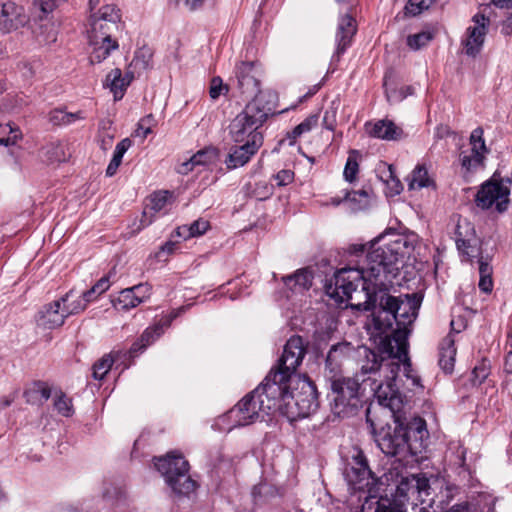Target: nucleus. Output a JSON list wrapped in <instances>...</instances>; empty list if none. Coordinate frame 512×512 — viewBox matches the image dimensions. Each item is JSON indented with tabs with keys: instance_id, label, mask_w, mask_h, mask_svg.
I'll list each match as a JSON object with an SVG mask.
<instances>
[{
	"instance_id": "nucleus-1",
	"label": "nucleus",
	"mask_w": 512,
	"mask_h": 512,
	"mask_svg": "<svg viewBox=\"0 0 512 512\" xmlns=\"http://www.w3.org/2000/svg\"><path fill=\"white\" fill-rule=\"evenodd\" d=\"M383 240L384 237H379L371 243L365 266L338 270L324 288L330 298L343 303L353 299L352 293L357 292L362 282V290L358 294H363L365 300L350 302V307L373 312L378 329L392 330L391 335L384 338L385 349L398 354V357H406L408 326L417 317L422 296L406 294L402 299L388 292L399 274V264L413 250V244L403 235H394L393 239L380 244Z\"/></svg>"
},
{
	"instance_id": "nucleus-2",
	"label": "nucleus",
	"mask_w": 512,
	"mask_h": 512,
	"mask_svg": "<svg viewBox=\"0 0 512 512\" xmlns=\"http://www.w3.org/2000/svg\"><path fill=\"white\" fill-rule=\"evenodd\" d=\"M393 417V424H387L375 433V441L386 456L408 463L410 458L418 457L428 446L426 422L420 417L409 420L396 415Z\"/></svg>"
},
{
	"instance_id": "nucleus-3",
	"label": "nucleus",
	"mask_w": 512,
	"mask_h": 512,
	"mask_svg": "<svg viewBox=\"0 0 512 512\" xmlns=\"http://www.w3.org/2000/svg\"><path fill=\"white\" fill-rule=\"evenodd\" d=\"M289 397L271 376H266L261 384L240 400L227 416L234 421L233 427L249 425L281 408V399Z\"/></svg>"
},
{
	"instance_id": "nucleus-4",
	"label": "nucleus",
	"mask_w": 512,
	"mask_h": 512,
	"mask_svg": "<svg viewBox=\"0 0 512 512\" xmlns=\"http://www.w3.org/2000/svg\"><path fill=\"white\" fill-rule=\"evenodd\" d=\"M380 350L382 354L386 355L383 359V367L381 368V372L384 373L385 381L378 383V381L373 378L371 389L374 391V395L380 405L389 408L392 412H398L403 405L402 394L396 384L401 366H403L404 375L407 378H411L414 385H418L420 379L410 375L412 368L408 356V345L406 346V357H398L396 353H389L384 347V339L380 343Z\"/></svg>"
},
{
	"instance_id": "nucleus-5",
	"label": "nucleus",
	"mask_w": 512,
	"mask_h": 512,
	"mask_svg": "<svg viewBox=\"0 0 512 512\" xmlns=\"http://www.w3.org/2000/svg\"><path fill=\"white\" fill-rule=\"evenodd\" d=\"M427 477L412 474L403 477L391 498L380 496L374 512H406V505L415 509L418 505L434 501Z\"/></svg>"
},
{
	"instance_id": "nucleus-6",
	"label": "nucleus",
	"mask_w": 512,
	"mask_h": 512,
	"mask_svg": "<svg viewBox=\"0 0 512 512\" xmlns=\"http://www.w3.org/2000/svg\"><path fill=\"white\" fill-rule=\"evenodd\" d=\"M274 113L272 103L263 104L260 96L248 102L243 109L230 123L229 134L234 143L251 142L259 139L263 145V135L260 131L269 115Z\"/></svg>"
},
{
	"instance_id": "nucleus-7",
	"label": "nucleus",
	"mask_w": 512,
	"mask_h": 512,
	"mask_svg": "<svg viewBox=\"0 0 512 512\" xmlns=\"http://www.w3.org/2000/svg\"><path fill=\"white\" fill-rule=\"evenodd\" d=\"M327 382L333 395V413L338 417L355 415L363 402L359 375L340 376Z\"/></svg>"
},
{
	"instance_id": "nucleus-8",
	"label": "nucleus",
	"mask_w": 512,
	"mask_h": 512,
	"mask_svg": "<svg viewBox=\"0 0 512 512\" xmlns=\"http://www.w3.org/2000/svg\"><path fill=\"white\" fill-rule=\"evenodd\" d=\"M155 467L175 494L187 496L196 489V482L188 474L189 463L182 455L169 453L156 459Z\"/></svg>"
},
{
	"instance_id": "nucleus-9",
	"label": "nucleus",
	"mask_w": 512,
	"mask_h": 512,
	"mask_svg": "<svg viewBox=\"0 0 512 512\" xmlns=\"http://www.w3.org/2000/svg\"><path fill=\"white\" fill-rule=\"evenodd\" d=\"M343 476L350 489L367 494L366 500L378 498L382 484L369 468L367 458L361 450L346 465Z\"/></svg>"
},
{
	"instance_id": "nucleus-10",
	"label": "nucleus",
	"mask_w": 512,
	"mask_h": 512,
	"mask_svg": "<svg viewBox=\"0 0 512 512\" xmlns=\"http://www.w3.org/2000/svg\"><path fill=\"white\" fill-rule=\"evenodd\" d=\"M306 355V347L301 336L294 335L286 342L283 353L275 368H272L267 376L285 390V382H290L292 375L302 363Z\"/></svg>"
},
{
	"instance_id": "nucleus-11",
	"label": "nucleus",
	"mask_w": 512,
	"mask_h": 512,
	"mask_svg": "<svg viewBox=\"0 0 512 512\" xmlns=\"http://www.w3.org/2000/svg\"><path fill=\"white\" fill-rule=\"evenodd\" d=\"M285 390L289 397L281 399L279 411L290 414L293 418H305L318 409V393L312 381L303 382L296 394L290 391L289 382H285Z\"/></svg>"
},
{
	"instance_id": "nucleus-12",
	"label": "nucleus",
	"mask_w": 512,
	"mask_h": 512,
	"mask_svg": "<svg viewBox=\"0 0 512 512\" xmlns=\"http://www.w3.org/2000/svg\"><path fill=\"white\" fill-rule=\"evenodd\" d=\"M510 189L503 183L501 178L494 174L485 181L475 196L477 207L487 210L495 204L496 210L500 213L507 210L509 203Z\"/></svg>"
},
{
	"instance_id": "nucleus-13",
	"label": "nucleus",
	"mask_w": 512,
	"mask_h": 512,
	"mask_svg": "<svg viewBox=\"0 0 512 512\" xmlns=\"http://www.w3.org/2000/svg\"><path fill=\"white\" fill-rule=\"evenodd\" d=\"M235 75L238 82V88L242 94L247 96H253V99L257 96L262 97L263 104L271 102V98L275 95L267 92L264 93L260 90V76L261 71L255 62H241L235 71Z\"/></svg>"
},
{
	"instance_id": "nucleus-14",
	"label": "nucleus",
	"mask_w": 512,
	"mask_h": 512,
	"mask_svg": "<svg viewBox=\"0 0 512 512\" xmlns=\"http://www.w3.org/2000/svg\"><path fill=\"white\" fill-rule=\"evenodd\" d=\"M74 296V290L68 291L57 300L45 304L36 315V323L44 329L60 327L65 322V314L62 310V303L68 302Z\"/></svg>"
},
{
	"instance_id": "nucleus-15",
	"label": "nucleus",
	"mask_w": 512,
	"mask_h": 512,
	"mask_svg": "<svg viewBox=\"0 0 512 512\" xmlns=\"http://www.w3.org/2000/svg\"><path fill=\"white\" fill-rule=\"evenodd\" d=\"M472 21L475 25L467 28V38L463 41V44L465 54L474 58L482 50L488 30L489 19L486 18L484 14L477 13L473 16Z\"/></svg>"
},
{
	"instance_id": "nucleus-16",
	"label": "nucleus",
	"mask_w": 512,
	"mask_h": 512,
	"mask_svg": "<svg viewBox=\"0 0 512 512\" xmlns=\"http://www.w3.org/2000/svg\"><path fill=\"white\" fill-rule=\"evenodd\" d=\"M28 21L24 8L11 0L0 1V30L4 33L23 27Z\"/></svg>"
},
{
	"instance_id": "nucleus-17",
	"label": "nucleus",
	"mask_w": 512,
	"mask_h": 512,
	"mask_svg": "<svg viewBox=\"0 0 512 512\" xmlns=\"http://www.w3.org/2000/svg\"><path fill=\"white\" fill-rule=\"evenodd\" d=\"M352 346L347 342H340L331 346L325 359L323 376L326 381L342 376V362L347 358Z\"/></svg>"
},
{
	"instance_id": "nucleus-18",
	"label": "nucleus",
	"mask_w": 512,
	"mask_h": 512,
	"mask_svg": "<svg viewBox=\"0 0 512 512\" xmlns=\"http://www.w3.org/2000/svg\"><path fill=\"white\" fill-rule=\"evenodd\" d=\"M357 32V24L356 20L350 14H344L339 18L336 34H335V42H336V51L332 56L333 61H339L341 55L346 51V49L351 45L352 39Z\"/></svg>"
},
{
	"instance_id": "nucleus-19",
	"label": "nucleus",
	"mask_w": 512,
	"mask_h": 512,
	"mask_svg": "<svg viewBox=\"0 0 512 512\" xmlns=\"http://www.w3.org/2000/svg\"><path fill=\"white\" fill-rule=\"evenodd\" d=\"M259 139H253L249 142L236 143L231 147L230 152L225 159V164L229 170L236 169L247 164L261 147Z\"/></svg>"
},
{
	"instance_id": "nucleus-20",
	"label": "nucleus",
	"mask_w": 512,
	"mask_h": 512,
	"mask_svg": "<svg viewBox=\"0 0 512 512\" xmlns=\"http://www.w3.org/2000/svg\"><path fill=\"white\" fill-rule=\"evenodd\" d=\"M368 134L371 137L385 141H399L406 137L402 127L395 124L392 120L381 119L375 123L365 124Z\"/></svg>"
},
{
	"instance_id": "nucleus-21",
	"label": "nucleus",
	"mask_w": 512,
	"mask_h": 512,
	"mask_svg": "<svg viewBox=\"0 0 512 512\" xmlns=\"http://www.w3.org/2000/svg\"><path fill=\"white\" fill-rule=\"evenodd\" d=\"M90 26L91 29L88 31L90 45H98L100 44V41H113L111 33L117 28V26L102 21L101 19H96V14H91Z\"/></svg>"
},
{
	"instance_id": "nucleus-22",
	"label": "nucleus",
	"mask_w": 512,
	"mask_h": 512,
	"mask_svg": "<svg viewBox=\"0 0 512 512\" xmlns=\"http://www.w3.org/2000/svg\"><path fill=\"white\" fill-rule=\"evenodd\" d=\"M363 357L364 359L362 360L359 376L375 375L381 372L385 356L378 355L375 351L365 347L363 349ZM367 380L373 381L370 376L361 379L362 383H365Z\"/></svg>"
},
{
	"instance_id": "nucleus-23",
	"label": "nucleus",
	"mask_w": 512,
	"mask_h": 512,
	"mask_svg": "<svg viewBox=\"0 0 512 512\" xmlns=\"http://www.w3.org/2000/svg\"><path fill=\"white\" fill-rule=\"evenodd\" d=\"M455 341L451 334L447 335L439 346V366L447 374L453 372L456 356Z\"/></svg>"
},
{
	"instance_id": "nucleus-24",
	"label": "nucleus",
	"mask_w": 512,
	"mask_h": 512,
	"mask_svg": "<svg viewBox=\"0 0 512 512\" xmlns=\"http://www.w3.org/2000/svg\"><path fill=\"white\" fill-rule=\"evenodd\" d=\"M455 234L457 249L467 256H471L468 249L471 248V243L475 240V231L471 223L466 219L459 220Z\"/></svg>"
},
{
	"instance_id": "nucleus-25",
	"label": "nucleus",
	"mask_w": 512,
	"mask_h": 512,
	"mask_svg": "<svg viewBox=\"0 0 512 512\" xmlns=\"http://www.w3.org/2000/svg\"><path fill=\"white\" fill-rule=\"evenodd\" d=\"M313 274L308 269H299L292 275L282 277V281L292 291H306L312 286Z\"/></svg>"
},
{
	"instance_id": "nucleus-26",
	"label": "nucleus",
	"mask_w": 512,
	"mask_h": 512,
	"mask_svg": "<svg viewBox=\"0 0 512 512\" xmlns=\"http://www.w3.org/2000/svg\"><path fill=\"white\" fill-rule=\"evenodd\" d=\"M28 404L41 405L51 396L50 387L42 381H35L23 393Z\"/></svg>"
},
{
	"instance_id": "nucleus-27",
	"label": "nucleus",
	"mask_w": 512,
	"mask_h": 512,
	"mask_svg": "<svg viewBox=\"0 0 512 512\" xmlns=\"http://www.w3.org/2000/svg\"><path fill=\"white\" fill-rule=\"evenodd\" d=\"M130 84V79L126 80L123 77L122 71L119 68L111 70L105 79L104 86L108 87L114 94V99L119 100L123 97L124 91Z\"/></svg>"
},
{
	"instance_id": "nucleus-28",
	"label": "nucleus",
	"mask_w": 512,
	"mask_h": 512,
	"mask_svg": "<svg viewBox=\"0 0 512 512\" xmlns=\"http://www.w3.org/2000/svg\"><path fill=\"white\" fill-rule=\"evenodd\" d=\"M344 202L348 205L351 212L365 210L370 205V193L366 189L358 191H346L344 194Z\"/></svg>"
},
{
	"instance_id": "nucleus-29",
	"label": "nucleus",
	"mask_w": 512,
	"mask_h": 512,
	"mask_svg": "<svg viewBox=\"0 0 512 512\" xmlns=\"http://www.w3.org/2000/svg\"><path fill=\"white\" fill-rule=\"evenodd\" d=\"M168 197H169L168 191L155 192L150 196L149 204L147 205L146 209L143 212V217L141 219V224H140L139 229H142L152 223V219L146 218L147 213H148L147 209H149L153 213H157V212L161 211L164 208V206L166 205Z\"/></svg>"
},
{
	"instance_id": "nucleus-30",
	"label": "nucleus",
	"mask_w": 512,
	"mask_h": 512,
	"mask_svg": "<svg viewBox=\"0 0 512 512\" xmlns=\"http://www.w3.org/2000/svg\"><path fill=\"white\" fill-rule=\"evenodd\" d=\"M121 357V352H111L104 355L97 362L94 363L92 376L96 380H102L111 369L114 362L118 361Z\"/></svg>"
},
{
	"instance_id": "nucleus-31",
	"label": "nucleus",
	"mask_w": 512,
	"mask_h": 512,
	"mask_svg": "<svg viewBox=\"0 0 512 512\" xmlns=\"http://www.w3.org/2000/svg\"><path fill=\"white\" fill-rule=\"evenodd\" d=\"M84 118L85 116L81 111L71 113L61 108H56L49 113V122L56 126L69 125Z\"/></svg>"
},
{
	"instance_id": "nucleus-32",
	"label": "nucleus",
	"mask_w": 512,
	"mask_h": 512,
	"mask_svg": "<svg viewBox=\"0 0 512 512\" xmlns=\"http://www.w3.org/2000/svg\"><path fill=\"white\" fill-rule=\"evenodd\" d=\"M479 263V289L484 293H490L493 289L492 266L487 259L481 257Z\"/></svg>"
},
{
	"instance_id": "nucleus-33",
	"label": "nucleus",
	"mask_w": 512,
	"mask_h": 512,
	"mask_svg": "<svg viewBox=\"0 0 512 512\" xmlns=\"http://www.w3.org/2000/svg\"><path fill=\"white\" fill-rule=\"evenodd\" d=\"M92 46L94 48L90 55V62L94 64L104 61L110 55L111 51L118 48V43L115 40L109 42L100 41V44Z\"/></svg>"
},
{
	"instance_id": "nucleus-34",
	"label": "nucleus",
	"mask_w": 512,
	"mask_h": 512,
	"mask_svg": "<svg viewBox=\"0 0 512 512\" xmlns=\"http://www.w3.org/2000/svg\"><path fill=\"white\" fill-rule=\"evenodd\" d=\"M112 303L115 308L129 310L138 306L139 300L137 296H135L133 289L129 287L120 291L119 296L112 300Z\"/></svg>"
},
{
	"instance_id": "nucleus-35",
	"label": "nucleus",
	"mask_w": 512,
	"mask_h": 512,
	"mask_svg": "<svg viewBox=\"0 0 512 512\" xmlns=\"http://www.w3.org/2000/svg\"><path fill=\"white\" fill-rule=\"evenodd\" d=\"M43 153L50 163L64 162L67 160L65 145L61 142H52L43 147Z\"/></svg>"
},
{
	"instance_id": "nucleus-36",
	"label": "nucleus",
	"mask_w": 512,
	"mask_h": 512,
	"mask_svg": "<svg viewBox=\"0 0 512 512\" xmlns=\"http://www.w3.org/2000/svg\"><path fill=\"white\" fill-rule=\"evenodd\" d=\"M89 302H86L83 299L82 294L76 295L74 292V296L66 303H62L61 307L65 314V317L68 318L71 315H76L83 312Z\"/></svg>"
},
{
	"instance_id": "nucleus-37",
	"label": "nucleus",
	"mask_w": 512,
	"mask_h": 512,
	"mask_svg": "<svg viewBox=\"0 0 512 512\" xmlns=\"http://www.w3.org/2000/svg\"><path fill=\"white\" fill-rule=\"evenodd\" d=\"M434 38V34L430 31H422L407 37V46L414 50H420L427 46Z\"/></svg>"
},
{
	"instance_id": "nucleus-38",
	"label": "nucleus",
	"mask_w": 512,
	"mask_h": 512,
	"mask_svg": "<svg viewBox=\"0 0 512 512\" xmlns=\"http://www.w3.org/2000/svg\"><path fill=\"white\" fill-rule=\"evenodd\" d=\"M171 319H167L164 323H157L152 327H148L140 336L139 340L145 346L152 344L164 331V326H169Z\"/></svg>"
},
{
	"instance_id": "nucleus-39",
	"label": "nucleus",
	"mask_w": 512,
	"mask_h": 512,
	"mask_svg": "<svg viewBox=\"0 0 512 512\" xmlns=\"http://www.w3.org/2000/svg\"><path fill=\"white\" fill-rule=\"evenodd\" d=\"M96 14V19H101L102 21L111 23L112 25L117 26V23L121 19L120 10L116 8L115 5L107 4L102 6L98 13Z\"/></svg>"
},
{
	"instance_id": "nucleus-40",
	"label": "nucleus",
	"mask_w": 512,
	"mask_h": 512,
	"mask_svg": "<svg viewBox=\"0 0 512 512\" xmlns=\"http://www.w3.org/2000/svg\"><path fill=\"white\" fill-rule=\"evenodd\" d=\"M430 185V179L428 177V172L425 167L417 166L411 175L409 188L410 189H421L424 187H428Z\"/></svg>"
},
{
	"instance_id": "nucleus-41",
	"label": "nucleus",
	"mask_w": 512,
	"mask_h": 512,
	"mask_svg": "<svg viewBox=\"0 0 512 512\" xmlns=\"http://www.w3.org/2000/svg\"><path fill=\"white\" fill-rule=\"evenodd\" d=\"M110 286L109 283V277L104 276L101 279H99L89 290L84 291L82 293L83 299H85L86 302H91L95 300L99 295L104 293Z\"/></svg>"
},
{
	"instance_id": "nucleus-42",
	"label": "nucleus",
	"mask_w": 512,
	"mask_h": 512,
	"mask_svg": "<svg viewBox=\"0 0 512 512\" xmlns=\"http://www.w3.org/2000/svg\"><path fill=\"white\" fill-rule=\"evenodd\" d=\"M218 157V150L214 147H207L195 153L191 159L196 166L213 163Z\"/></svg>"
},
{
	"instance_id": "nucleus-43",
	"label": "nucleus",
	"mask_w": 512,
	"mask_h": 512,
	"mask_svg": "<svg viewBox=\"0 0 512 512\" xmlns=\"http://www.w3.org/2000/svg\"><path fill=\"white\" fill-rule=\"evenodd\" d=\"M472 145V152L476 154V161L481 162L483 158V152L486 151L485 141L483 139V130L476 128L470 136Z\"/></svg>"
},
{
	"instance_id": "nucleus-44",
	"label": "nucleus",
	"mask_w": 512,
	"mask_h": 512,
	"mask_svg": "<svg viewBox=\"0 0 512 512\" xmlns=\"http://www.w3.org/2000/svg\"><path fill=\"white\" fill-rule=\"evenodd\" d=\"M36 38L40 44H51L57 40V30L52 24L41 25L36 31Z\"/></svg>"
},
{
	"instance_id": "nucleus-45",
	"label": "nucleus",
	"mask_w": 512,
	"mask_h": 512,
	"mask_svg": "<svg viewBox=\"0 0 512 512\" xmlns=\"http://www.w3.org/2000/svg\"><path fill=\"white\" fill-rule=\"evenodd\" d=\"M54 407L64 417H70L74 412L71 399L62 392L56 397Z\"/></svg>"
},
{
	"instance_id": "nucleus-46",
	"label": "nucleus",
	"mask_w": 512,
	"mask_h": 512,
	"mask_svg": "<svg viewBox=\"0 0 512 512\" xmlns=\"http://www.w3.org/2000/svg\"><path fill=\"white\" fill-rule=\"evenodd\" d=\"M151 58L152 53L150 49L143 47L135 52L131 65H134L135 68L145 70L149 67Z\"/></svg>"
},
{
	"instance_id": "nucleus-47",
	"label": "nucleus",
	"mask_w": 512,
	"mask_h": 512,
	"mask_svg": "<svg viewBox=\"0 0 512 512\" xmlns=\"http://www.w3.org/2000/svg\"><path fill=\"white\" fill-rule=\"evenodd\" d=\"M356 151H352L346 161L343 176L346 181L353 182L356 179V175L359 171V165L358 162L354 156Z\"/></svg>"
},
{
	"instance_id": "nucleus-48",
	"label": "nucleus",
	"mask_w": 512,
	"mask_h": 512,
	"mask_svg": "<svg viewBox=\"0 0 512 512\" xmlns=\"http://www.w3.org/2000/svg\"><path fill=\"white\" fill-rule=\"evenodd\" d=\"M430 6H431V1L409 0L404 7V14L406 16H417L423 10L428 9Z\"/></svg>"
},
{
	"instance_id": "nucleus-49",
	"label": "nucleus",
	"mask_w": 512,
	"mask_h": 512,
	"mask_svg": "<svg viewBox=\"0 0 512 512\" xmlns=\"http://www.w3.org/2000/svg\"><path fill=\"white\" fill-rule=\"evenodd\" d=\"M489 375V366L483 362L482 364L475 366L472 371L471 382L474 386L481 385Z\"/></svg>"
},
{
	"instance_id": "nucleus-50",
	"label": "nucleus",
	"mask_w": 512,
	"mask_h": 512,
	"mask_svg": "<svg viewBox=\"0 0 512 512\" xmlns=\"http://www.w3.org/2000/svg\"><path fill=\"white\" fill-rule=\"evenodd\" d=\"M223 91L225 92H228V87L227 85H224L223 84V81L220 77H213L211 79V82H210V87H209V95L210 97L215 100L217 99L222 93Z\"/></svg>"
},
{
	"instance_id": "nucleus-51",
	"label": "nucleus",
	"mask_w": 512,
	"mask_h": 512,
	"mask_svg": "<svg viewBox=\"0 0 512 512\" xmlns=\"http://www.w3.org/2000/svg\"><path fill=\"white\" fill-rule=\"evenodd\" d=\"M131 145H132V141L129 138H124L123 140H121L116 145V148H115V151H114L111 161L118 163L120 165L124 154L131 147Z\"/></svg>"
},
{
	"instance_id": "nucleus-52",
	"label": "nucleus",
	"mask_w": 512,
	"mask_h": 512,
	"mask_svg": "<svg viewBox=\"0 0 512 512\" xmlns=\"http://www.w3.org/2000/svg\"><path fill=\"white\" fill-rule=\"evenodd\" d=\"M63 0H34V4L39 7L40 11L48 14L54 11Z\"/></svg>"
},
{
	"instance_id": "nucleus-53",
	"label": "nucleus",
	"mask_w": 512,
	"mask_h": 512,
	"mask_svg": "<svg viewBox=\"0 0 512 512\" xmlns=\"http://www.w3.org/2000/svg\"><path fill=\"white\" fill-rule=\"evenodd\" d=\"M131 288L133 289L135 296H137L139 304L150 296L151 286L148 283H140Z\"/></svg>"
},
{
	"instance_id": "nucleus-54",
	"label": "nucleus",
	"mask_w": 512,
	"mask_h": 512,
	"mask_svg": "<svg viewBox=\"0 0 512 512\" xmlns=\"http://www.w3.org/2000/svg\"><path fill=\"white\" fill-rule=\"evenodd\" d=\"M209 227H210L209 222L202 218H200L190 224V229H191V232H193V237L203 235L209 229Z\"/></svg>"
},
{
	"instance_id": "nucleus-55",
	"label": "nucleus",
	"mask_w": 512,
	"mask_h": 512,
	"mask_svg": "<svg viewBox=\"0 0 512 512\" xmlns=\"http://www.w3.org/2000/svg\"><path fill=\"white\" fill-rule=\"evenodd\" d=\"M22 138V133L17 126H13L11 133L8 134L7 138H1L0 145L10 146L17 143Z\"/></svg>"
},
{
	"instance_id": "nucleus-56",
	"label": "nucleus",
	"mask_w": 512,
	"mask_h": 512,
	"mask_svg": "<svg viewBox=\"0 0 512 512\" xmlns=\"http://www.w3.org/2000/svg\"><path fill=\"white\" fill-rule=\"evenodd\" d=\"M293 176H294V173L292 171L281 170L276 174L275 180L277 182V185L285 186L292 182Z\"/></svg>"
},
{
	"instance_id": "nucleus-57",
	"label": "nucleus",
	"mask_w": 512,
	"mask_h": 512,
	"mask_svg": "<svg viewBox=\"0 0 512 512\" xmlns=\"http://www.w3.org/2000/svg\"><path fill=\"white\" fill-rule=\"evenodd\" d=\"M318 123V115L313 114L308 116L304 121H302L298 126L304 133H307L312 130Z\"/></svg>"
},
{
	"instance_id": "nucleus-58",
	"label": "nucleus",
	"mask_w": 512,
	"mask_h": 512,
	"mask_svg": "<svg viewBox=\"0 0 512 512\" xmlns=\"http://www.w3.org/2000/svg\"><path fill=\"white\" fill-rule=\"evenodd\" d=\"M336 119L334 111H326L323 117V126L330 131H333L335 128Z\"/></svg>"
},
{
	"instance_id": "nucleus-59",
	"label": "nucleus",
	"mask_w": 512,
	"mask_h": 512,
	"mask_svg": "<svg viewBox=\"0 0 512 512\" xmlns=\"http://www.w3.org/2000/svg\"><path fill=\"white\" fill-rule=\"evenodd\" d=\"M503 15L506 16V19L502 25V32L505 35H512V9L509 10V12L508 10H504Z\"/></svg>"
},
{
	"instance_id": "nucleus-60",
	"label": "nucleus",
	"mask_w": 512,
	"mask_h": 512,
	"mask_svg": "<svg viewBox=\"0 0 512 512\" xmlns=\"http://www.w3.org/2000/svg\"><path fill=\"white\" fill-rule=\"evenodd\" d=\"M113 139H114V136L113 134H110L109 132H104L102 135H101V138H100V148L103 150V151H107L108 149L111 148L112 146V143H113Z\"/></svg>"
},
{
	"instance_id": "nucleus-61",
	"label": "nucleus",
	"mask_w": 512,
	"mask_h": 512,
	"mask_svg": "<svg viewBox=\"0 0 512 512\" xmlns=\"http://www.w3.org/2000/svg\"><path fill=\"white\" fill-rule=\"evenodd\" d=\"M176 236L187 240L193 237V232H191L190 225H182L176 228L175 230Z\"/></svg>"
},
{
	"instance_id": "nucleus-62",
	"label": "nucleus",
	"mask_w": 512,
	"mask_h": 512,
	"mask_svg": "<svg viewBox=\"0 0 512 512\" xmlns=\"http://www.w3.org/2000/svg\"><path fill=\"white\" fill-rule=\"evenodd\" d=\"M17 396H18L17 391H14L9 395L3 396L2 398H0V407L6 408V407L10 406L15 401Z\"/></svg>"
},
{
	"instance_id": "nucleus-63",
	"label": "nucleus",
	"mask_w": 512,
	"mask_h": 512,
	"mask_svg": "<svg viewBox=\"0 0 512 512\" xmlns=\"http://www.w3.org/2000/svg\"><path fill=\"white\" fill-rule=\"evenodd\" d=\"M146 349L145 344L141 343L139 339H137L132 345L129 350V355L131 357H135L138 353L144 351Z\"/></svg>"
},
{
	"instance_id": "nucleus-64",
	"label": "nucleus",
	"mask_w": 512,
	"mask_h": 512,
	"mask_svg": "<svg viewBox=\"0 0 512 512\" xmlns=\"http://www.w3.org/2000/svg\"><path fill=\"white\" fill-rule=\"evenodd\" d=\"M304 132L297 125L293 130L287 133V138L290 140L289 145H293L298 137H300Z\"/></svg>"
}]
</instances>
